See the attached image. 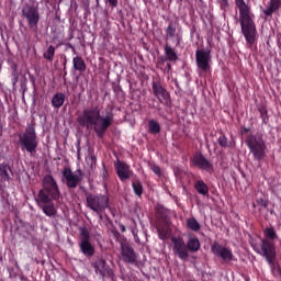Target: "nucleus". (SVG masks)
Instances as JSON below:
<instances>
[{"instance_id":"1","label":"nucleus","mask_w":281,"mask_h":281,"mask_svg":"<svg viewBox=\"0 0 281 281\" xmlns=\"http://www.w3.org/2000/svg\"><path fill=\"white\" fill-rule=\"evenodd\" d=\"M77 122L81 128L88 131L93 128L97 137L103 139L113 124V112L106 110L105 116L100 115V108L98 105L85 109L78 116Z\"/></svg>"},{"instance_id":"2","label":"nucleus","mask_w":281,"mask_h":281,"mask_svg":"<svg viewBox=\"0 0 281 281\" xmlns=\"http://www.w3.org/2000/svg\"><path fill=\"white\" fill-rule=\"evenodd\" d=\"M35 201L46 216H56L57 211L54 201L56 203L60 201V189L52 175H46L43 178L42 189L38 191Z\"/></svg>"},{"instance_id":"3","label":"nucleus","mask_w":281,"mask_h":281,"mask_svg":"<svg viewBox=\"0 0 281 281\" xmlns=\"http://www.w3.org/2000/svg\"><path fill=\"white\" fill-rule=\"evenodd\" d=\"M235 5L239 11L241 34L248 47H254V45H256V34H258V30L256 29L254 14H251V7H249L245 0H235Z\"/></svg>"},{"instance_id":"4","label":"nucleus","mask_w":281,"mask_h":281,"mask_svg":"<svg viewBox=\"0 0 281 281\" xmlns=\"http://www.w3.org/2000/svg\"><path fill=\"white\" fill-rule=\"evenodd\" d=\"M263 236L265 238L261 240V251L262 257L266 259L268 265L270 267H273L276 265V238H278V233H276V229L273 227H266L263 229Z\"/></svg>"},{"instance_id":"5","label":"nucleus","mask_w":281,"mask_h":281,"mask_svg":"<svg viewBox=\"0 0 281 281\" xmlns=\"http://www.w3.org/2000/svg\"><path fill=\"white\" fill-rule=\"evenodd\" d=\"M19 145L21 150H26L31 157L36 155V148H38V136H36L34 125H27L25 132L19 135Z\"/></svg>"},{"instance_id":"6","label":"nucleus","mask_w":281,"mask_h":281,"mask_svg":"<svg viewBox=\"0 0 281 281\" xmlns=\"http://www.w3.org/2000/svg\"><path fill=\"white\" fill-rule=\"evenodd\" d=\"M246 144L256 161H262L267 157V143H265L262 134L246 137Z\"/></svg>"},{"instance_id":"7","label":"nucleus","mask_w":281,"mask_h":281,"mask_svg":"<svg viewBox=\"0 0 281 281\" xmlns=\"http://www.w3.org/2000/svg\"><path fill=\"white\" fill-rule=\"evenodd\" d=\"M109 195L102 193H88L86 196L87 207L92 212H95V214L104 213L106 209H109Z\"/></svg>"},{"instance_id":"8","label":"nucleus","mask_w":281,"mask_h":281,"mask_svg":"<svg viewBox=\"0 0 281 281\" xmlns=\"http://www.w3.org/2000/svg\"><path fill=\"white\" fill-rule=\"evenodd\" d=\"M79 232L80 251L83 254V256L92 258V256L95 254V248L91 245V234L87 227H81Z\"/></svg>"},{"instance_id":"9","label":"nucleus","mask_w":281,"mask_h":281,"mask_svg":"<svg viewBox=\"0 0 281 281\" xmlns=\"http://www.w3.org/2000/svg\"><path fill=\"white\" fill-rule=\"evenodd\" d=\"M195 63L198 69H201L203 74H207L211 69L210 63H212V50L210 49H196Z\"/></svg>"},{"instance_id":"10","label":"nucleus","mask_w":281,"mask_h":281,"mask_svg":"<svg viewBox=\"0 0 281 281\" xmlns=\"http://www.w3.org/2000/svg\"><path fill=\"white\" fill-rule=\"evenodd\" d=\"M61 173L64 179L66 180L67 188H69L70 190L78 188V183H81L82 179H85L81 169H78L77 173H74L70 168H64Z\"/></svg>"},{"instance_id":"11","label":"nucleus","mask_w":281,"mask_h":281,"mask_svg":"<svg viewBox=\"0 0 281 281\" xmlns=\"http://www.w3.org/2000/svg\"><path fill=\"white\" fill-rule=\"evenodd\" d=\"M211 251L216 258H221L223 262H232V260H234V252L218 241H214L211 245Z\"/></svg>"},{"instance_id":"12","label":"nucleus","mask_w":281,"mask_h":281,"mask_svg":"<svg viewBox=\"0 0 281 281\" xmlns=\"http://www.w3.org/2000/svg\"><path fill=\"white\" fill-rule=\"evenodd\" d=\"M22 16L26 19L29 27L31 30H36L38 27V21H41V14L38 10L32 5H26L22 9Z\"/></svg>"},{"instance_id":"13","label":"nucleus","mask_w":281,"mask_h":281,"mask_svg":"<svg viewBox=\"0 0 281 281\" xmlns=\"http://www.w3.org/2000/svg\"><path fill=\"white\" fill-rule=\"evenodd\" d=\"M171 243L173 245L172 249L175 256H177L180 260H188V258H190V251L188 250V246L183 238L172 237Z\"/></svg>"},{"instance_id":"14","label":"nucleus","mask_w":281,"mask_h":281,"mask_svg":"<svg viewBox=\"0 0 281 281\" xmlns=\"http://www.w3.org/2000/svg\"><path fill=\"white\" fill-rule=\"evenodd\" d=\"M121 260L125 265H137V252L127 241H121Z\"/></svg>"},{"instance_id":"15","label":"nucleus","mask_w":281,"mask_h":281,"mask_svg":"<svg viewBox=\"0 0 281 281\" xmlns=\"http://www.w3.org/2000/svg\"><path fill=\"white\" fill-rule=\"evenodd\" d=\"M191 164L196 166L200 170H205V172H212L214 170V165L201 151H196L191 158Z\"/></svg>"},{"instance_id":"16","label":"nucleus","mask_w":281,"mask_h":281,"mask_svg":"<svg viewBox=\"0 0 281 281\" xmlns=\"http://www.w3.org/2000/svg\"><path fill=\"white\" fill-rule=\"evenodd\" d=\"M151 89H153L154 95H156V98H158L159 102L165 101L166 104L168 105V101L170 100V92H168V90L161 86V82L153 81Z\"/></svg>"},{"instance_id":"17","label":"nucleus","mask_w":281,"mask_h":281,"mask_svg":"<svg viewBox=\"0 0 281 281\" xmlns=\"http://www.w3.org/2000/svg\"><path fill=\"white\" fill-rule=\"evenodd\" d=\"M94 270L95 273H99V276H102V278H112L113 276V269L109 267V263H106V260L103 258H99L94 262Z\"/></svg>"},{"instance_id":"18","label":"nucleus","mask_w":281,"mask_h":281,"mask_svg":"<svg viewBox=\"0 0 281 281\" xmlns=\"http://www.w3.org/2000/svg\"><path fill=\"white\" fill-rule=\"evenodd\" d=\"M116 175L121 181H126L131 179V166L124 161H117L114 166Z\"/></svg>"},{"instance_id":"19","label":"nucleus","mask_w":281,"mask_h":281,"mask_svg":"<svg viewBox=\"0 0 281 281\" xmlns=\"http://www.w3.org/2000/svg\"><path fill=\"white\" fill-rule=\"evenodd\" d=\"M281 10V0H269L267 7L262 9L265 16H273L276 12Z\"/></svg>"},{"instance_id":"20","label":"nucleus","mask_w":281,"mask_h":281,"mask_svg":"<svg viewBox=\"0 0 281 281\" xmlns=\"http://www.w3.org/2000/svg\"><path fill=\"white\" fill-rule=\"evenodd\" d=\"M72 67L75 71H80L81 74L87 71V64L81 56H76L72 58Z\"/></svg>"},{"instance_id":"21","label":"nucleus","mask_w":281,"mask_h":281,"mask_svg":"<svg viewBox=\"0 0 281 281\" xmlns=\"http://www.w3.org/2000/svg\"><path fill=\"white\" fill-rule=\"evenodd\" d=\"M194 188L198 194H202V196H207V194H210V188H207V184L203 180H196Z\"/></svg>"},{"instance_id":"22","label":"nucleus","mask_w":281,"mask_h":281,"mask_svg":"<svg viewBox=\"0 0 281 281\" xmlns=\"http://www.w3.org/2000/svg\"><path fill=\"white\" fill-rule=\"evenodd\" d=\"M187 249L193 254L199 251L201 249V241H199V237H190L187 243Z\"/></svg>"},{"instance_id":"23","label":"nucleus","mask_w":281,"mask_h":281,"mask_svg":"<svg viewBox=\"0 0 281 281\" xmlns=\"http://www.w3.org/2000/svg\"><path fill=\"white\" fill-rule=\"evenodd\" d=\"M165 56L166 60H169L170 63H177V60H179L177 52H175V48L170 47L168 44L165 45Z\"/></svg>"},{"instance_id":"24","label":"nucleus","mask_w":281,"mask_h":281,"mask_svg":"<svg viewBox=\"0 0 281 281\" xmlns=\"http://www.w3.org/2000/svg\"><path fill=\"white\" fill-rule=\"evenodd\" d=\"M63 104H65V93L57 92L55 95H53L52 106H54V109H60Z\"/></svg>"},{"instance_id":"25","label":"nucleus","mask_w":281,"mask_h":281,"mask_svg":"<svg viewBox=\"0 0 281 281\" xmlns=\"http://www.w3.org/2000/svg\"><path fill=\"white\" fill-rule=\"evenodd\" d=\"M148 132L150 133V135H157L159 133H161V125H159V122L155 121V120H149L148 121Z\"/></svg>"},{"instance_id":"26","label":"nucleus","mask_w":281,"mask_h":281,"mask_svg":"<svg viewBox=\"0 0 281 281\" xmlns=\"http://www.w3.org/2000/svg\"><path fill=\"white\" fill-rule=\"evenodd\" d=\"M12 169L10 168V165L2 162L0 164V177L4 181H10V171Z\"/></svg>"},{"instance_id":"27","label":"nucleus","mask_w":281,"mask_h":281,"mask_svg":"<svg viewBox=\"0 0 281 281\" xmlns=\"http://www.w3.org/2000/svg\"><path fill=\"white\" fill-rule=\"evenodd\" d=\"M157 232L160 240H168L170 238V228L168 226H158Z\"/></svg>"},{"instance_id":"28","label":"nucleus","mask_w":281,"mask_h":281,"mask_svg":"<svg viewBox=\"0 0 281 281\" xmlns=\"http://www.w3.org/2000/svg\"><path fill=\"white\" fill-rule=\"evenodd\" d=\"M132 189L136 196H142L144 194V186L142 184L140 180H135L132 183Z\"/></svg>"},{"instance_id":"29","label":"nucleus","mask_w":281,"mask_h":281,"mask_svg":"<svg viewBox=\"0 0 281 281\" xmlns=\"http://www.w3.org/2000/svg\"><path fill=\"white\" fill-rule=\"evenodd\" d=\"M156 217L159 221H166V218H168V209L164 207L162 205H158L156 207Z\"/></svg>"},{"instance_id":"30","label":"nucleus","mask_w":281,"mask_h":281,"mask_svg":"<svg viewBox=\"0 0 281 281\" xmlns=\"http://www.w3.org/2000/svg\"><path fill=\"white\" fill-rule=\"evenodd\" d=\"M187 227L191 229V232H199L201 229V224L194 217H190L187 220Z\"/></svg>"},{"instance_id":"31","label":"nucleus","mask_w":281,"mask_h":281,"mask_svg":"<svg viewBox=\"0 0 281 281\" xmlns=\"http://www.w3.org/2000/svg\"><path fill=\"white\" fill-rule=\"evenodd\" d=\"M54 56H56V47L50 45L43 54V58H45V60H48V63H52L54 60Z\"/></svg>"},{"instance_id":"32","label":"nucleus","mask_w":281,"mask_h":281,"mask_svg":"<svg viewBox=\"0 0 281 281\" xmlns=\"http://www.w3.org/2000/svg\"><path fill=\"white\" fill-rule=\"evenodd\" d=\"M175 34H177V26H173L172 23H169L166 29L167 38H175Z\"/></svg>"},{"instance_id":"33","label":"nucleus","mask_w":281,"mask_h":281,"mask_svg":"<svg viewBox=\"0 0 281 281\" xmlns=\"http://www.w3.org/2000/svg\"><path fill=\"white\" fill-rule=\"evenodd\" d=\"M260 119L262 120V124H269V114L267 113L266 108H259Z\"/></svg>"},{"instance_id":"34","label":"nucleus","mask_w":281,"mask_h":281,"mask_svg":"<svg viewBox=\"0 0 281 281\" xmlns=\"http://www.w3.org/2000/svg\"><path fill=\"white\" fill-rule=\"evenodd\" d=\"M217 144L218 146H221V148H227L229 146L227 138L225 137V134L220 135Z\"/></svg>"},{"instance_id":"35","label":"nucleus","mask_w":281,"mask_h":281,"mask_svg":"<svg viewBox=\"0 0 281 281\" xmlns=\"http://www.w3.org/2000/svg\"><path fill=\"white\" fill-rule=\"evenodd\" d=\"M168 59H166V57H159L156 64L157 69L162 70L164 69V65H166V61Z\"/></svg>"},{"instance_id":"36","label":"nucleus","mask_w":281,"mask_h":281,"mask_svg":"<svg viewBox=\"0 0 281 281\" xmlns=\"http://www.w3.org/2000/svg\"><path fill=\"white\" fill-rule=\"evenodd\" d=\"M220 3L221 10H227L229 8V0H217Z\"/></svg>"},{"instance_id":"37","label":"nucleus","mask_w":281,"mask_h":281,"mask_svg":"<svg viewBox=\"0 0 281 281\" xmlns=\"http://www.w3.org/2000/svg\"><path fill=\"white\" fill-rule=\"evenodd\" d=\"M151 170L155 175H157L158 177H161V168L157 165H151Z\"/></svg>"},{"instance_id":"38","label":"nucleus","mask_w":281,"mask_h":281,"mask_svg":"<svg viewBox=\"0 0 281 281\" xmlns=\"http://www.w3.org/2000/svg\"><path fill=\"white\" fill-rule=\"evenodd\" d=\"M171 70H172V65L167 64L161 71H164V74H170Z\"/></svg>"},{"instance_id":"39","label":"nucleus","mask_w":281,"mask_h":281,"mask_svg":"<svg viewBox=\"0 0 281 281\" xmlns=\"http://www.w3.org/2000/svg\"><path fill=\"white\" fill-rule=\"evenodd\" d=\"M259 204L265 209L269 207V201H266L265 199H260Z\"/></svg>"},{"instance_id":"40","label":"nucleus","mask_w":281,"mask_h":281,"mask_svg":"<svg viewBox=\"0 0 281 281\" xmlns=\"http://www.w3.org/2000/svg\"><path fill=\"white\" fill-rule=\"evenodd\" d=\"M108 3L111 8H117V0H108Z\"/></svg>"},{"instance_id":"41","label":"nucleus","mask_w":281,"mask_h":281,"mask_svg":"<svg viewBox=\"0 0 281 281\" xmlns=\"http://www.w3.org/2000/svg\"><path fill=\"white\" fill-rule=\"evenodd\" d=\"M120 227H121V232H126V226H124V224H121Z\"/></svg>"},{"instance_id":"42","label":"nucleus","mask_w":281,"mask_h":281,"mask_svg":"<svg viewBox=\"0 0 281 281\" xmlns=\"http://www.w3.org/2000/svg\"><path fill=\"white\" fill-rule=\"evenodd\" d=\"M67 69V59L64 61V71Z\"/></svg>"},{"instance_id":"43","label":"nucleus","mask_w":281,"mask_h":281,"mask_svg":"<svg viewBox=\"0 0 281 281\" xmlns=\"http://www.w3.org/2000/svg\"><path fill=\"white\" fill-rule=\"evenodd\" d=\"M243 131L244 133H249V127H244Z\"/></svg>"},{"instance_id":"44","label":"nucleus","mask_w":281,"mask_h":281,"mask_svg":"<svg viewBox=\"0 0 281 281\" xmlns=\"http://www.w3.org/2000/svg\"><path fill=\"white\" fill-rule=\"evenodd\" d=\"M114 236H120V232L115 231Z\"/></svg>"},{"instance_id":"45","label":"nucleus","mask_w":281,"mask_h":281,"mask_svg":"<svg viewBox=\"0 0 281 281\" xmlns=\"http://www.w3.org/2000/svg\"><path fill=\"white\" fill-rule=\"evenodd\" d=\"M70 47H71V49H72L74 52H76V48H74V46L70 45Z\"/></svg>"},{"instance_id":"46","label":"nucleus","mask_w":281,"mask_h":281,"mask_svg":"<svg viewBox=\"0 0 281 281\" xmlns=\"http://www.w3.org/2000/svg\"><path fill=\"white\" fill-rule=\"evenodd\" d=\"M103 177H106V171H103Z\"/></svg>"}]
</instances>
